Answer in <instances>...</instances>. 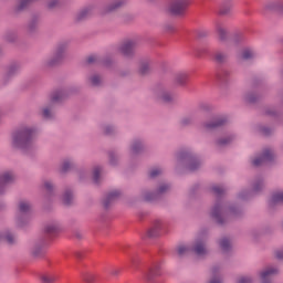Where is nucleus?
Returning a JSON list of instances; mask_svg holds the SVG:
<instances>
[{
  "mask_svg": "<svg viewBox=\"0 0 283 283\" xmlns=\"http://www.w3.org/2000/svg\"><path fill=\"white\" fill-rule=\"evenodd\" d=\"M145 200H148V201H149V200H154V197L146 196V197H145Z\"/></svg>",
  "mask_w": 283,
  "mask_h": 283,
  "instance_id": "53",
  "label": "nucleus"
},
{
  "mask_svg": "<svg viewBox=\"0 0 283 283\" xmlns=\"http://www.w3.org/2000/svg\"><path fill=\"white\" fill-rule=\"evenodd\" d=\"M129 266H130L132 269H136V266H138V259H137V258H132V259H130Z\"/></svg>",
  "mask_w": 283,
  "mask_h": 283,
  "instance_id": "36",
  "label": "nucleus"
},
{
  "mask_svg": "<svg viewBox=\"0 0 283 283\" xmlns=\"http://www.w3.org/2000/svg\"><path fill=\"white\" fill-rule=\"evenodd\" d=\"M43 116H44V118H50V109L44 108L43 109Z\"/></svg>",
  "mask_w": 283,
  "mask_h": 283,
  "instance_id": "46",
  "label": "nucleus"
},
{
  "mask_svg": "<svg viewBox=\"0 0 283 283\" xmlns=\"http://www.w3.org/2000/svg\"><path fill=\"white\" fill-rule=\"evenodd\" d=\"M212 191L214 195L220 197V196H222V193H224L226 190L221 186H213Z\"/></svg>",
  "mask_w": 283,
  "mask_h": 283,
  "instance_id": "24",
  "label": "nucleus"
},
{
  "mask_svg": "<svg viewBox=\"0 0 283 283\" xmlns=\"http://www.w3.org/2000/svg\"><path fill=\"white\" fill-rule=\"evenodd\" d=\"M6 240H7V242H8L9 244H14V235H12V234L8 233V234L6 235Z\"/></svg>",
  "mask_w": 283,
  "mask_h": 283,
  "instance_id": "38",
  "label": "nucleus"
},
{
  "mask_svg": "<svg viewBox=\"0 0 283 283\" xmlns=\"http://www.w3.org/2000/svg\"><path fill=\"white\" fill-rule=\"evenodd\" d=\"M200 167V163L198 161H192L190 165H189V169L190 171H196V169Z\"/></svg>",
  "mask_w": 283,
  "mask_h": 283,
  "instance_id": "35",
  "label": "nucleus"
},
{
  "mask_svg": "<svg viewBox=\"0 0 283 283\" xmlns=\"http://www.w3.org/2000/svg\"><path fill=\"white\" fill-rule=\"evenodd\" d=\"M174 98H175L174 95L165 94L163 95L161 101H164V103H172Z\"/></svg>",
  "mask_w": 283,
  "mask_h": 283,
  "instance_id": "29",
  "label": "nucleus"
},
{
  "mask_svg": "<svg viewBox=\"0 0 283 283\" xmlns=\"http://www.w3.org/2000/svg\"><path fill=\"white\" fill-rule=\"evenodd\" d=\"M63 98V93L56 92L52 95L51 101L52 103H59Z\"/></svg>",
  "mask_w": 283,
  "mask_h": 283,
  "instance_id": "23",
  "label": "nucleus"
},
{
  "mask_svg": "<svg viewBox=\"0 0 283 283\" xmlns=\"http://www.w3.org/2000/svg\"><path fill=\"white\" fill-rule=\"evenodd\" d=\"M134 48H136V43L127 41L122 45L120 52L124 56H130L134 53Z\"/></svg>",
  "mask_w": 283,
  "mask_h": 283,
  "instance_id": "7",
  "label": "nucleus"
},
{
  "mask_svg": "<svg viewBox=\"0 0 283 283\" xmlns=\"http://www.w3.org/2000/svg\"><path fill=\"white\" fill-rule=\"evenodd\" d=\"M211 216L212 218H214L218 224H224V221L222 220V209L220 208V205H216L212 208Z\"/></svg>",
  "mask_w": 283,
  "mask_h": 283,
  "instance_id": "10",
  "label": "nucleus"
},
{
  "mask_svg": "<svg viewBox=\"0 0 283 283\" xmlns=\"http://www.w3.org/2000/svg\"><path fill=\"white\" fill-rule=\"evenodd\" d=\"M209 283H222V281L220 279H212Z\"/></svg>",
  "mask_w": 283,
  "mask_h": 283,
  "instance_id": "49",
  "label": "nucleus"
},
{
  "mask_svg": "<svg viewBox=\"0 0 283 283\" xmlns=\"http://www.w3.org/2000/svg\"><path fill=\"white\" fill-rule=\"evenodd\" d=\"M179 158H187V154L180 153V154H179Z\"/></svg>",
  "mask_w": 283,
  "mask_h": 283,
  "instance_id": "50",
  "label": "nucleus"
},
{
  "mask_svg": "<svg viewBox=\"0 0 283 283\" xmlns=\"http://www.w3.org/2000/svg\"><path fill=\"white\" fill-rule=\"evenodd\" d=\"M96 61V57L95 55H90L87 59H86V63L90 65L92 63H95Z\"/></svg>",
  "mask_w": 283,
  "mask_h": 283,
  "instance_id": "42",
  "label": "nucleus"
},
{
  "mask_svg": "<svg viewBox=\"0 0 283 283\" xmlns=\"http://www.w3.org/2000/svg\"><path fill=\"white\" fill-rule=\"evenodd\" d=\"M160 174H163V170H160L158 168H154L153 170H150L149 177L150 178H157V176H160Z\"/></svg>",
  "mask_w": 283,
  "mask_h": 283,
  "instance_id": "27",
  "label": "nucleus"
},
{
  "mask_svg": "<svg viewBox=\"0 0 283 283\" xmlns=\"http://www.w3.org/2000/svg\"><path fill=\"white\" fill-rule=\"evenodd\" d=\"M91 83H92V85H101V77L97 76V75H94V76L91 78Z\"/></svg>",
  "mask_w": 283,
  "mask_h": 283,
  "instance_id": "34",
  "label": "nucleus"
},
{
  "mask_svg": "<svg viewBox=\"0 0 283 283\" xmlns=\"http://www.w3.org/2000/svg\"><path fill=\"white\" fill-rule=\"evenodd\" d=\"M72 164L70 161H64L61 167V172L65 174V171H70Z\"/></svg>",
  "mask_w": 283,
  "mask_h": 283,
  "instance_id": "26",
  "label": "nucleus"
},
{
  "mask_svg": "<svg viewBox=\"0 0 283 283\" xmlns=\"http://www.w3.org/2000/svg\"><path fill=\"white\" fill-rule=\"evenodd\" d=\"M87 14H90L88 9H85V10L81 11L77 15V21H83V19H85V17H87Z\"/></svg>",
  "mask_w": 283,
  "mask_h": 283,
  "instance_id": "28",
  "label": "nucleus"
},
{
  "mask_svg": "<svg viewBox=\"0 0 283 283\" xmlns=\"http://www.w3.org/2000/svg\"><path fill=\"white\" fill-rule=\"evenodd\" d=\"M20 213H28L30 211V205L25 201H21L19 205Z\"/></svg>",
  "mask_w": 283,
  "mask_h": 283,
  "instance_id": "18",
  "label": "nucleus"
},
{
  "mask_svg": "<svg viewBox=\"0 0 283 283\" xmlns=\"http://www.w3.org/2000/svg\"><path fill=\"white\" fill-rule=\"evenodd\" d=\"M216 30L220 41H227V29L222 24H217Z\"/></svg>",
  "mask_w": 283,
  "mask_h": 283,
  "instance_id": "15",
  "label": "nucleus"
},
{
  "mask_svg": "<svg viewBox=\"0 0 283 283\" xmlns=\"http://www.w3.org/2000/svg\"><path fill=\"white\" fill-rule=\"evenodd\" d=\"M277 273V269L268 268L265 271L261 273L262 283H271V276Z\"/></svg>",
  "mask_w": 283,
  "mask_h": 283,
  "instance_id": "6",
  "label": "nucleus"
},
{
  "mask_svg": "<svg viewBox=\"0 0 283 283\" xmlns=\"http://www.w3.org/2000/svg\"><path fill=\"white\" fill-rule=\"evenodd\" d=\"M187 251H189V249L187 247H185V245H179L177 248L178 255H185V253H187Z\"/></svg>",
  "mask_w": 283,
  "mask_h": 283,
  "instance_id": "31",
  "label": "nucleus"
},
{
  "mask_svg": "<svg viewBox=\"0 0 283 283\" xmlns=\"http://www.w3.org/2000/svg\"><path fill=\"white\" fill-rule=\"evenodd\" d=\"M242 59H244L245 61L249 59H253V51H251L250 49L244 50L242 53Z\"/></svg>",
  "mask_w": 283,
  "mask_h": 283,
  "instance_id": "25",
  "label": "nucleus"
},
{
  "mask_svg": "<svg viewBox=\"0 0 283 283\" xmlns=\"http://www.w3.org/2000/svg\"><path fill=\"white\" fill-rule=\"evenodd\" d=\"M83 280H84V282L93 283L94 280H96V276L90 272H86L83 274Z\"/></svg>",
  "mask_w": 283,
  "mask_h": 283,
  "instance_id": "20",
  "label": "nucleus"
},
{
  "mask_svg": "<svg viewBox=\"0 0 283 283\" xmlns=\"http://www.w3.org/2000/svg\"><path fill=\"white\" fill-rule=\"evenodd\" d=\"M214 61H217V63H222V61H224V54L216 53Z\"/></svg>",
  "mask_w": 283,
  "mask_h": 283,
  "instance_id": "33",
  "label": "nucleus"
},
{
  "mask_svg": "<svg viewBox=\"0 0 283 283\" xmlns=\"http://www.w3.org/2000/svg\"><path fill=\"white\" fill-rule=\"evenodd\" d=\"M120 3L115 4L113 8H111L109 10H116V8H119Z\"/></svg>",
  "mask_w": 283,
  "mask_h": 283,
  "instance_id": "51",
  "label": "nucleus"
},
{
  "mask_svg": "<svg viewBox=\"0 0 283 283\" xmlns=\"http://www.w3.org/2000/svg\"><path fill=\"white\" fill-rule=\"evenodd\" d=\"M169 189V186L163 185L158 188V193H165Z\"/></svg>",
  "mask_w": 283,
  "mask_h": 283,
  "instance_id": "40",
  "label": "nucleus"
},
{
  "mask_svg": "<svg viewBox=\"0 0 283 283\" xmlns=\"http://www.w3.org/2000/svg\"><path fill=\"white\" fill-rule=\"evenodd\" d=\"M251 277L243 276L239 280V283H252Z\"/></svg>",
  "mask_w": 283,
  "mask_h": 283,
  "instance_id": "41",
  "label": "nucleus"
},
{
  "mask_svg": "<svg viewBox=\"0 0 283 283\" xmlns=\"http://www.w3.org/2000/svg\"><path fill=\"white\" fill-rule=\"evenodd\" d=\"M14 180V175L12 172H4L0 175V189H3L6 185H10Z\"/></svg>",
  "mask_w": 283,
  "mask_h": 283,
  "instance_id": "9",
  "label": "nucleus"
},
{
  "mask_svg": "<svg viewBox=\"0 0 283 283\" xmlns=\"http://www.w3.org/2000/svg\"><path fill=\"white\" fill-rule=\"evenodd\" d=\"M139 72H140V74H147V72H149V64L148 63L142 64Z\"/></svg>",
  "mask_w": 283,
  "mask_h": 283,
  "instance_id": "32",
  "label": "nucleus"
},
{
  "mask_svg": "<svg viewBox=\"0 0 283 283\" xmlns=\"http://www.w3.org/2000/svg\"><path fill=\"white\" fill-rule=\"evenodd\" d=\"M275 256L277 258V260H283V252L276 251Z\"/></svg>",
  "mask_w": 283,
  "mask_h": 283,
  "instance_id": "47",
  "label": "nucleus"
},
{
  "mask_svg": "<svg viewBox=\"0 0 283 283\" xmlns=\"http://www.w3.org/2000/svg\"><path fill=\"white\" fill-rule=\"evenodd\" d=\"M283 202V192H274L272 195V198L269 201L270 207H273L274 205H280Z\"/></svg>",
  "mask_w": 283,
  "mask_h": 283,
  "instance_id": "13",
  "label": "nucleus"
},
{
  "mask_svg": "<svg viewBox=\"0 0 283 283\" xmlns=\"http://www.w3.org/2000/svg\"><path fill=\"white\" fill-rule=\"evenodd\" d=\"M216 273H218V269H212V275H216Z\"/></svg>",
  "mask_w": 283,
  "mask_h": 283,
  "instance_id": "54",
  "label": "nucleus"
},
{
  "mask_svg": "<svg viewBox=\"0 0 283 283\" xmlns=\"http://www.w3.org/2000/svg\"><path fill=\"white\" fill-rule=\"evenodd\" d=\"M104 133H105L106 135H109V134H112V130H109V127H107Z\"/></svg>",
  "mask_w": 283,
  "mask_h": 283,
  "instance_id": "52",
  "label": "nucleus"
},
{
  "mask_svg": "<svg viewBox=\"0 0 283 283\" xmlns=\"http://www.w3.org/2000/svg\"><path fill=\"white\" fill-rule=\"evenodd\" d=\"M182 125H189V122H187V119H184Z\"/></svg>",
  "mask_w": 283,
  "mask_h": 283,
  "instance_id": "55",
  "label": "nucleus"
},
{
  "mask_svg": "<svg viewBox=\"0 0 283 283\" xmlns=\"http://www.w3.org/2000/svg\"><path fill=\"white\" fill-rule=\"evenodd\" d=\"M273 158V150L271 149H265L262 154L261 157H258L255 158L253 161H252V165L254 167H260V165H262L263 163H269L271 161V159Z\"/></svg>",
  "mask_w": 283,
  "mask_h": 283,
  "instance_id": "4",
  "label": "nucleus"
},
{
  "mask_svg": "<svg viewBox=\"0 0 283 283\" xmlns=\"http://www.w3.org/2000/svg\"><path fill=\"white\" fill-rule=\"evenodd\" d=\"M44 187H45V190H46V191H52V184H51L50 181H46V182L44 184Z\"/></svg>",
  "mask_w": 283,
  "mask_h": 283,
  "instance_id": "45",
  "label": "nucleus"
},
{
  "mask_svg": "<svg viewBox=\"0 0 283 283\" xmlns=\"http://www.w3.org/2000/svg\"><path fill=\"white\" fill-rule=\"evenodd\" d=\"M72 199H73L72 192L66 191V192L64 193V196H63V202H64V205H72Z\"/></svg>",
  "mask_w": 283,
  "mask_h": 283,
  "instance_id": "22",
  "label": "nucleus"
},
{
  "mask_svg": "<svg viewBox=\"0 0 283 283\" xmlns=\"http://www.w3.org/2000/svg\"><path fill=\"white\" fill-rule=\"evenodd\" d=\"M163 233H167V230H165V223L160 220H156L153 227L148 230L147 235L148 238H158V235H163Z\"/></svg>",
  "mask_w": 283,
  "mask_h": 283,
  "instance_id": "3",
  "label": "nucleus"
},
{
  "mask_svg": "<svg viewBox=\"0 0 283 283\" xmlns=\"http://www.w3.org/2000/svg\"><path fill=\"white\" fill-rule=\"evenodd\" d=\"M28 3H30V0H20V6L18 7V10H23V8L28 6Z\"/></svg>",
  "mask_w": 283,
  "mask_h": 283,
  "instance_id": "37",
  "label": "nucleus"
},
{
  "mask_svg": "<svg viewBox=\"0 0 283 283\" xmlns=\"http://www.w3.org/2000/svg\"><path fill=\"white\" fill-rule=\"evenodd\" d=\"M193 252L196 255H207V248H205V243L197 241L193 248Z\"/></svg>",
  "mask_w": 283,
  "mask_h": 283,
  "instance_id": "12",
  "label": "nucleus"
},
{
  "mask_svg": "<svg viewBox=\"0 0 283 283\" xmlns=\"http://www.w3.org/2000/svg\"><path fill=\"white\" fill-rule=\"evenodd\" d=\"M187 74H179L176 77V82L178 83V85H185V83H187Z\"/></svg>",
  "mask_w": 283,
  "mask_h": 283,
  "instance_id": "21",
  "label": "nucleus"
},
{
  "mask_svg": "<svg viewBox=\"0 0 283 283\" xmlns=\"http://www.w3.org/2000/svg\"><path fill=\"white\" fill-rule=\"evenodd\" d=\"M227 124V118L216 117L211 123L206 124V129H216L217 127H222Z\"/></svg>",
  "mask_w": 283,
  "mask_h": 283,
  "instance_id": "8",
  "label": "nucleus"
},
{
  "mask_svg": "<svg viewBox=\"0 0 283 283\" xmlns=\"http://www.w3.org/2000/svg\"><path fill=\"white\" fill-rule=\"evenodd\" d=\"M56 6H59V0H51L49 2V8H56Z\"/></svg>",
  "mask_w": 283,
  "mask_h": 283,
  "instance_id": "44",
  "label": "nucleus"
},
{
  "mask_svg": "<svg viewBox=\"0 0 283 283\" xmlns=\"http://www.w3.org/2000/svg\"><path fill=\"white\" fill-rule=\"evenodd\" d=\"M230 10H231V6H228L226 9L224 7H221L220 14H229Z\"/></svg>",
  "mask_w": 283,
  "mask_h": 283,
  "instance_id": "39",
  "label": "nucleus"
},
{
  "mask_svg": "<svg viewBox=\"0 0 283 283\" xmlns=\"http://www.w3.org/2000/svg\"><path fill=\"white\" fill-rule=\"evenodd\" d=\"M34 138V129L23 128L13 134V147H19L20 149H28Z\"/></svg>",
  "mask_w": 283,
  "mask_h": 283,
  "instance_id": "1",
  "label": "nucleus"
},
{
  "mask_svg": "<svg viewBox=\"0 0 283 283\" xmlns=\"http://www.w3.org/2000/svg\"><path fill=\"white\" fill-rule=\"evenodd\" d=\"M261 188H262V182H258L254 185V191H260Z\"/></svg>",
  "mask_w": 283,
  "mask_h": 283,
  "instance_id": "48",
  "label": "nucleus"
},
{
  "mask_svg": "<svg viewBox=\"0 0 283 283\" xmlns=\"http://www.w3.org/2000/svg\"><path fill=\"white\" fill-rule=\"evenodd\" d=\"M142 148H143V145H140V143L136 142V143L133 145L132 151H133V154H138Z\"/></svg>",
  "mask_w": 283,
  "mask_h": 283,
  "instance_id": "30",
  "label": "nucleus"
},
{
  "mask_svg": "<svg viewBox=\"0 0 283 283\" xmlns=\"http://www.w3.org/2000/svg\"><path fill=\"white\" fill-rule=\"evenodd\" d=\"M188 6L189 0H175L169 7V12L175 17H180L185 12V10H187Z\"/></svg>",
  "mask_w": 283,
  "mask_h": 283,
  "instance_id": "2",
  "label": "nucleus"
},
{
  "mask_svg": "<svg viewBox=\"0 0 283 283\" xmlns=\"http://www.w3.org/2000/svg\"><path fill=\"white\" fill-rule=\"evenodd\" d=\"M117 198H120V191L114 190L109 192L106 199L104 200V207L107 209V207H109V203L114 202V200H117Z\"/></svg>",
  "mask_w": 283,
  "mask_h": 283,
  "instance_id": "11",
  "label": "nucleus"
},
{
  "mask_svg": "<svg viewBox=\"0 0 283 283\" xmlns=\"http://www.w3.org/2000/svg\"><path fill=\"white\" fill-rule=\"evenodd\" d=\"M161 271H160V262H156L154 263L148 271L145 274V279L148 282H151V280H154V277H158V275H160Z\"/></svg>",
  "mask_w": 283,
  "mask_h": 283,
  "instance_id": "5",
  "label": "nucleus"
},
{
  "mask_svg": "<svg viewBox=\"0 0 283 283\" xmlns=\"http://www.w3.org/2000/svg\"><path fill=\"white\" fill-rule=\"evenodd\" d=\"M57 56H61V51H57Z\"/></svg>",
  "mask_w": 283,
  "mask_h": 283,
  "instance_id": "56",
  "label": "nucleus"
},
{
  "mask_svg": "<svg viewBox=\"0 0 283 283\" xmlns=\"http://www.w3.org/2000/svg\"><path fill=\"white\" fill-rule=\"evenodd\" d=\"M42 283H54L56 282V275L54 274H43L41 276Z\"/></svg>",
  "mask_w": 283,
  "mask_h": 283,
  "instance_id": "16",
  "label": "nucleus"
},
{
  "mask_svg": "<svg viewBox=\"0 0 283 283\" xmlns=\"http://www.w3.org/2000/svg\"><path fill=\"white\" fill-rule=\"evenodd\" d=\"M220 247L222 251H229V249H231V243L229 242V239H222L220 241Z\"/></svg>",
  "mask_w": 283,
  "mask_h": 283,
  "instance_id": "19",
  "label": "nucleus"
},
{
  "mask_svg": "<svg viewBox=\"0 0 283 283\" xmlns=\"http://www.w3.org/2000/svg\"><path fill=\"white\" fill-rule=\"evenodd\" d=\"M99 178H101V167H96L93 170V180H94L95 185H98Z\"/></svg>",
  "mask_w": 283,
  "mask_h": 283,
  "instance_id": "17",
  "label": "nucleus"
},
{
  "mask_svg": "<svg viewBox=\"0 0 283 283\" xmlns=\"http://www.w3.org/2000/svg\"><path fill=\"white\" fill-rule=\"evenodd\" d=\"M44 233L49 238H54V235H56V233H59V228L54 224L46 226L45 229H44Z\"/></svg>",
  "mask_w": 283,
  "mask_h": 283,
  "instance_id": "14",
  "label": "nucleus"
},
{
  "mask_svg": "<svg viewBox=\"0 0 283 283\" xmlns=\"http://www.w3.org/2000/svg\"><path fill=\"white\" fill-rule=\"evenodd\" d=\"M229 143H231V139L230 138H226V139H220L218 142V145H229Z\"/></svg>",
  "mask_w": 283,
  "mask_h": 283,
  "instance_id": "43",
  "label": "nucleus"
}]
</instances>
